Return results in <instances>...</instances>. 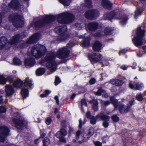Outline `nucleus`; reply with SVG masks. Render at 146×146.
Instances as JSON below:
<instances>
[{"instance_id":"1","label":"nucleus","mask_w":146,"mask_h":146,"mask_svg":"<svg viewBox=\"0 0 146 146\" xmlns=\"http://www.w3.org/2000/svg\"><path fill=\"white\" fill-rule=\"evenodd\" d=\"M57 19L58 21L60 23L66 24L73 21L74 19V15L68 12H65L56 15H46L45 17H41L34 19L31 24L32 26L39 28L42 27L46 24L54 21Z\"/></svg>"},{"instance_id":"2","label":"nucleus","mask_w":146,"mask_h":146,"mask_svg":"<svg viewBox=\"0 0 146 146\" xmlns=\"http://www.w3.org/2000/svg\"><path fill=\"white\" fill-rule=\"evenodd\" d=\"M146 30V21L144 22L141 27L137 28L136 32V36L132 40L133 43L137 47L141 46L144 44V33Z\"/></svg>"},{"instance_id":"3","label":"nucleus","mask_w":146,"mask_h":146,"mask_svg":"<svg viewBox=\"0 0 146 146\" xmlns=\"http://www.w3.org/2000/svg\"><path fill=\"white\" fill-rule=\"evenodd\" d=\"M105 20H111L112 19H119L120 20V23L122 25L126 24L128 19V16L125 14H117L114 11L105 14L104 16Z\"/></svg>"},{"instance_id":"4","label":"nucleus","mask_w":146,"mask_h":146,"mask_svg":"<svg viewBox=\"0 0 146 146\" xmlns=\"http://www.w3.org/2000/svg\"><path fill=\"white\" fill-rule=\"evenodd\" d=\"M25 36V35H23L22 33L17 34L13 36L8 42L6 37L3 36L1 37V49L7 44L10 45L16 44L19 42L20 38H24Z\"/></svg>"},{"instance_id":"5","label":"nucleus","mask_w":146,"mask_h":146,"mask_svg":"<svg viewBox=\"0 0 146 146\" xmlns=\"http://www.w3.org/2000/svg\"><path fill=\"white\" fill-rule=\"evenodd\" d=\"M56 56L53 53H48L44 58L45 60L48 61L46 64V66L48 69L50 70L51 73L55 71L57 67V64L54 60Z\"/></svg>"},{"instance_id":"6","label":"nucleus","mask_w":146,"mask_h":146,"mask_svg":"<svg viewBox=\"0 0 146 146\" xmlns=\"http://www.w3.org/2000/svg\"><path fill=\"white\" fill-rule=\"evenodd\" d=\"M9 21L17 28L23 27L24 24V18L18 13H13L9 17Z\"/></svg>"},{"instance_id":"7","label":"nucleus","mask_w":146,"mask_h":146,"mask_svg":"<svg viewBox=\"0 0 146 146\" xmlns=\"http://www.w3.org/2000/svg\"><path fill=\"white\" fill-rule=\"evenodd\" d=\"M46 52L45 47L39 44L34 46L31 49V52L32 55L37 58H40L44 55Z\"/></svg>"},{"instance_id":"8","label":"nucleus","mask_w":146,"mask_h":146,"mask_svg":"<svg viewBox=\"0 0 146 146\" xmlns=\"http://www.w3.org/2000/svg\"><path fill=\"white\" fill-rule=\"evenodd\" d=\"M66 27L65 25L61 27H58L55 28L56 31H58L59 33H62L59 35L57 38V40L58 41H64L68 40L70 38V35L64 33L66 31Z\"/></svg>"},{"instance_id":"9","label":"nucleus","mask_w":146,"mask_h":146,"mask_svg":"<svg viewBox=\"0 0 146 146\" xmlns=\"http://www.w3.org/2000/svg\"><path fill=\"white\" fill-rule=\"evenodd\" d=\"M12 121L15 127L18 129H22L27 125V121L24 120L19 115H17L13 119Z\"/></svg>"},{"instance_id":"10","label":"nucleus","mask_w":146,"mask_h":146,"mask_svg":"<svg viewBox=\"0 0 146 146\" xmlns=\"http://www.w3.org/2000/svg\"><path fill=\"white\" fill-rule=\"evenodd\" d=\"M97 118L99 119L100 120L104 121L102 125L105 128H107L109 125L108 122L110 120V117L106 115L103 112H100L96 116Z\"/></svg>"},{"instance_id":"11","label":"nucleus","mask_w":146,"mask_h":146,"mask_svg":"<svg viewBox=\"0 0 146 146\" xmlns=\"http://www.w3.org/2000/svg\"><path fill=\"white\" fill-rule=\"evenodd\" d=\"M69 54L68 49L65 47L60 49L57 51L56 56L61 59H65L67 58Z\"/></svg>"},{"instance_id":"12","label":"nucleus","mask_w":146,"mask_h":146,"mask_svg":"<svg viewBox=\"0 0 146 146\" xmlns=\"http://www.w3.org/2000/svg\"><path fill=\"white\" fill-rule=\"evenodd\" d=\"M99 16L98 11L95 9L89 10L86 12L85 13L86 17L90 20L95 19Z\"/></svg>"},{"instance_id":"13","label":"nucleus","mask_w":146,"mask_h":146,"mask_svg":"<svg viewBox=\"0 0 146 146\" xmlns=\"http://www.w3.org/2000/svg\"><path fill=\"white\" fill-rule=\"evenodd\" d=\"M146 4V0H140V2L138 4V9L135 11L134 17L135 19L141 15L144 9V6Z\"/></svg>"},{"instance_id":"14","label":"nucleus","mask_w":146,"mask_h":146,"mask_svg":"<svg viewBox=\"0 0 146 146\" xmlns=\"http://www.w3.org/2000/svg\"><path fill=\"white\" fill-rule=\"evenodd\" d=\"M9 129L5 126H1V142H3L9 135Z\"/></svg>"},{"instance_id":"15","label":"nucleus","mask_w":146,"mask_h":146,"mask_svg":"<svg viewBox=\"0 0 146 146\" xmlns=\"http://www.w3.org/2000/svg\"><path fill=\"white\" fill-rule=\"evenodd\" d=\"M88 57L89 59L92 62H97L100 61L103 58L101 54L96 53H94L92 54H89Z\"/></svg>"},{"instance_id":"16","label":"nucleus","mask_w":146,"mask_h":146,"mask_svg":"<svg viewBox=\"0 0 146 146\" xmlns=\"http://www.w3.org/2000/svg\"><path fill=\"white\" fill-rule=\"evenodd\" d=\"M67 134V132L65 129L61 128L60 131L57 132L56 133V136L59 139L60 141L65 143L66 141L64 137Z\"/></svg>"},{"instance_id":"17","label":"nucleus","mask_w":146,"mask_h":146,"mask_svg":"<svg viewBox=\"0 0 146 146\" xmlns=\"http://www.w3.org/2000/svg\"><path fill=\"white\" fill-rule=\"evenodd\" d=\"M8 7L15 10H17L23 8V6L19 3L18 0H12L8 4Z\"/></svg>"},{"instance_id":"18","label":"nucleus","mask_w":146,"mask_h":146,"mask_svg":"<svg viewBox=\"0 0 146 146\" xmlns=\"http://www.w3.org/2000/svg\"><path fill=\"white\" fill-rule=\"evenodd\" d=\"M41 36L40 33H36L31 36V37L27 40V44H32L36 42L38 40Z\"/></svg>"},{"instance_id":"19","label":"nucleus","mask_w":146,"mask_h":146,"mask_svg":"<svg viewBox=\"0 0 146 146\" xmlns=\"http://www.w3.org/2000/svg\"><path fill=\"white\" fill-rule=\"evenodd\" d=\"M35 61L32 57H29L26 59L25 60V65L27 68L33 66L35 64Z\"/></svg>"},{"instance_id":"20","label":"nucleus","mask_w":146,"mask_h":146,"mask_svg":"<svg viewBox=\"0 0 146 146\" xmlns=\"http://www.w3.org/2000/svg\"><path fill=\"white\" fill-rule=\"evenodd\" d=\"M94 129L91 128L88 130H84V132L83 137L86 138H89L93 134Z\"/></svg>"},{"instance_id":"21","label":"nucleus","mask_w":146,"mask_h":146,"mask_svg":"<svg viewBox=\"0 0 146 146\" xmlns=\"http://www.w3.org/2000/svg\"><path fill=\"white\" fill-rule=\"evenodd\" d=\"M5 92L7 96H10L14 94V90L12 86L8 85L5 87Z\"/></svg>"},{"instance_id":"22","label":"nucleus","mask_w":146,"mask_h":146,"mask_svg":"<svg viewBox=\"0 0 146 146\" xmlns=\"http://www.w3.org/2000/svg\"><path fill=\"white\" fill-rule=\"evenodd\" d=\"M129 106H126L124 105H119L118 108L120 112L122 114H124L128 112L130 110Z\"/></svg>"},{"instance_id":"23","label":"nucleus","mask_w":146,"mask_h":146,"mask_svg":"<svg viewBox=\"0 0 146 146\" xmlns=\"http://www.w3.org/2000/svg\"><path fill=\"white\" fill-rule=\"evenodd\" d=\"M135 87H134V85L132 84L131 82H130L129 84V87L131 89L133 88L135 90H141V89L143 87V85L142 83H140L139 82L135 83Z\"/></svg>"},{"instance_id":"24","label":"nucleus","mask_w":146,"mask_h":146,"mask_svg":"<svg viewBox=\"0 0 146 146\" xmlns=\"http://www.w3.org/2000/svg\"><path fill=\"white\" fill-rule=\"evenodd\" d=\"M102 46V44L100 42L96 41L93 45V49L94 51H98L101 49Z\"/></svg>"},{"instance_id":"25","label":"nucleus","mask_w":146,"mask_h":146,"mask_svg":"<svg viewBox=\"0 0 146 146\" xmlns=\"http://www.w3.org/2000/svg\"><path fill=\"white\" fill-rule=\"evenodd\" d=\"M102 4L104 7L108 9H110L112 5V3L106 0H102Z\"/></svg>"},{"instance_id":"26","label":"nucleus","mask_w":146,"mask_h":146,"mask_svg":"<svg viewBox=\"0 0 146 146\" xmlns=\"http://www.w3.org/2000/svg\"><path fill=\"white\" fill-rule=\"evenodd\" d=\"M98 24L97 23H90L88 24L87 27L88 29L91 31H95L98 28Z\"/></svg>"},{"instance_id":"27","label":"nucleus","mask_w":146,"mask_h":146,"mask_svg":"<svg viewBox=\"0 0 146 146\" xmlns=\"http://www.w3.org/2000/svg\"><path fill=\"white\" fill-rule=\"evenodd\" d=\"M110 82L112 84L115 85L117 86H121L122 84V81L118 79L111 80L110 81Z\"/></svg>"},{"instance_id":"28","label":"nucleus","mask_w":146,"mask_h":146,"mask_svg":"<svg viewBox=\"0 0 146 146\" xmlns=\"http://www.w3.org/2000/svg\"><path fill=\"white\" fill-rule=\"evenodd\" d=\"M24 84L25 86L29 88H32L33 86L32 81L28 77H27L25 79Z\"/></svg>"},{"instance_id":"29","label":"nucleus","mask_w":146,"mask_h":146,"mask_svg":"<svg viewBox=\"0 0 146 146\" xmlns=\"http://www.w3.org/2000/svg\"><path fill=\"white\" fill-rule=\"evenodd\" d=\"M110 100L111 103L113 105L115 109L119 108V103L117 99H115L112 96L110 98Z\"/></svg>"},{"instance_id":"30","label":"nucleus","mask_w":146,"mask_h":146,"mask_svg":"<svg viewBox=\"0 0 146 146\" xmlns=\"http://www.w3.org/2000/svg\"><path fill=\"white\" fill-rule=\"evenodd\" d=\"M7 80H8L10 82H11L13 81V78L9 76L7 77V79L3 76L1 75V84H5Z\"/></svg>"},{"instance_id":"31","label":"nucleus","mask_w":146,"mask_h":146,"mask_svg":"<svg viewBox=\"0 0 146 146\" xmlns=\"http://www.w3.org/2000/svg\"><path fill=\"white\" fill-rule=\"evenodd\" d=\"M90 37H87L84 39L83 41L82 45L84 47H88L90 45Z\"/></svg>"},{"instance_id":"32","label":"nucleus","mask_w":146,"mask_h":146,"mask_svg":"<svg viewBox=\"0 0 146 146\" xmlns=\"http://www.w3.org/2000/svg\"><path fill=\"white\" fill-rule=\"evenodd\" d=\"M29 91L27 89L22 88L21 89V93L23 99L25 98L28 96Z\"/></svg>"},{"instance_id":"33","label":"nucleus","mask_w":146,"mask_h":146,"mask_svg":"<svg viewBox=\"0 0 146 146\" xmlns=\"http://www.w3.org/2000/svg\"><path fill=\"white\" fill-rule=\"evenodd\" d=\"M93 105L92 106V109L94 111H97L98 110V104L97 101L94 99L92 101Z\"/></svg>"},{"instance_id":"34","label":"nucleus","mask_w":146,"mask_h":146,"mask_svg":"<svg viewBox=\"0 0 146 146\" xmlns=\"http://www.w3.org/2000/svg\"><path fill=\"white\" fill-rule=\"evenodd\" d=\"M45 71V69L44 68H40L36 71V74L37 75L40 76L43 74Z\"/></svg>"},{"instance_id":"35","label":"nucleus","mask_w":146,"mask_h":146,"mask_svg":"<svg viewBox=\"0 0 146 146\" xmlns=\"http://www.w3.org/2000/svg\"><path fill=\"white\" fill-rule=\"evenodd\" d=\"M23 83V82L21 80H18L14 82L13 85L15 87L20 88L21 86Z\"/></svg>"},{"instance_id":"36","label":"nucleus","mask_w":146,"mask_h":146,"mask_svg":"<svg viewBox=\"0 0 146 146\" xmlns=\"http://www.w3.org/2000/svg\"><path fill=\"white\" fill-rule=\"evenodd\" d=\"M114 30L113 28L107 27L104 31V33L105 35H108L110 34Z\"/></svg>"},{"instance_id":"37","label":"nucleus","mask_w":146,"mask_h":146,"mask_svg":"<svg viewBox=\"0 0 146 146\" xmlns=\"http://www.w3.org/2000/svg\"><path fill=\"white\" fill-rule=\"evenodd\" d=\"M58 1L65 6H68L71 2V0H58Z\"/></svg>"},{"instance_id":"38","label":"nucleus","mask_w":146,"mask_h":146,"mask_svg":"<svg viewBox=\"0 0 146 146\" xmlns=\"http://www.w3.org/2000/svg\"><path fill=\"white\" fill-rule=\"evenodd\" d=\"M22 62L20 60L17 58H14L13 60V64L16 65H20L21 64Z\"/></svg>"},{"instance_id":"39","label":"nucleus","mask_w":146,"mask_h":146,"mask_svg":"<svg viewBox=\"0 0 146 146\" xmlns=\"http://www.w3.org/2000/svg\"><path fill=\"white\" fill-rule=\"evenodd\" d=\"M43 146H48L50 143L49 139L47 137H45L43 140Z\"/></svg>"},{"instance_id":"40","label":"nucleus","mask_w":146,"mask_h":146,"mask_svg":"<svg viewBox=\"0 0 146 146\" xmlns=\"http://www.w3.org/2000/svg\"><path fill=\"white\" fill-rule=\"evenodd\" d=\"M84 24L83 23H77L75 24V26L76 28L78 30H80L84 27Z\"/></svg>"},{"instance_id":"41","label":"nucleus","mask_w":146,"mask_h":146,"mask_svg":"<svg viewBox=\"0 0 146 146\" xmlns=\"http://www.w3.org/2000/svg\"><path fill=\"white\" fill-rule=\"evenodd\" d=\"M90 123L92 125H95L96 124L97 121V119H99L97 118L96 117H95L94 116L90 118Z\"/></svg>"},{"instance_id":"42","label":"nucleus","mask_w":146,"mask_h":146,"mask_svg":"<svg viewBox=\"0 0 146 146\" xmlns=\"http://www.w3.org/2000/svg\"><path fill=\"white\" fill-rule=\"evenodd\" d=\"M50 92V91L48 90H46L44 91V93L40 95V97L41 98H43L46 97Z\"/></svg>"},{"instance_id":"43","label":"nucleus","mask_w":146,"mask_h":146,"mask_svg":"<svg viewBox=\"0 0 146 146\" xmlns=\"http://www.w3.org/2000/svg\"><path fill=\"white\" fill-rule=\"evenodd\" d=\"M85 6L88 8L92 7V2L91 0H85Z\"/></svg>"},{"instance_id":"44","label":"nucleus","mask_w":146,"mask_h":146,"mask_svg":"<svg viewBox=\"0 0 146 146\" xmlns=\"http://www.w3.org/2000/svg\"><path fill=\"white\" fill-rule=\"evenodd\" d=\"M104 92V91L101 88L99 89L96 92H94L96 95L97 96H100L101 95L102 93Z\"/></svg>"},{"instance_id":"45","label":"nucleus","mask_w":146,"mask_h":146,"mask_svg":"<svg viewBox=\"0 0 146 146\" xmlns=\"http://www.w3.org/2000/svg\"><path fill=\"white\" fill-rule=\"evenodd\" d=\"M111 118L113 121L115 122H117L119 120V117L116 115H115L112 116L111 117Z\"/></svg>"},{"instance_id":"46","label":"nucleus","mask_w":146,"mask_h":146,"mask_svg":"<svg viewBox=\"0 0 146 146\" xmlns=\"http://www.w3.org/2000/svg\"><path fill=\"white\" fill-rule=\"evenodd\" d=\"M136 98L139 101H141L143 100V96L141 94H137L136 96Z\"/></svg>"},{"instance_id":"47","label":"nucleus","mask_w":146,"mask_h":146,"mask_svg":"<svg viewBox=\"0 0 146 146\" xmlns=\"http://www.w3.org/2000/svg\"><path fill=\"white\" fill-rule=\"evenodd\" d=\"M61 128L65 129L66 127V121L65 120H62L61 121Z\"/></svg>"},{"instance_id":"48","label":"nucleus","mask_w":146,"mask_h":146,"mask_svg":"<svg viewBox=\"0 0 146 146\" xmlns=\"http://www.w3.org/2000/svg\"><path fill=\"white\" fill-rule=\"evenodd\" d=\"M61 82L60 78L58 76H56L55 80V85H57L60 83Z\"/></svg>"},{"instance_id":"49","label":"nucleus","mask_w":146,"mask_h":146,"mask_svg":"<svg viewBox=\"0 0 146 146\" xmlns=\"http://www.w3.org/2000/svg\"><path fill=\"white\" fill-rule=\"evenodd\" d=\"M81 106H87V103L86 100L84 99H82L81 101Z\"/></svg>"},{"instance_id":"50","label":"nucleus","mask_w":146,"mask_h":146,"mask_svg":"<svg viewBox=\"0 0 146 146\" xmlns=\"http://www.w3.org/2000/svg\"><path fill=\"white\" fill-rule=\"evenodd\" d=\"M51 121L52 119L50 117H48L46 119L45 122L47 125H50Z\"/></svg>"},{"instance_id":"51","label":"nucleus","mask_w":146,"mask_h":146,"mask_svg":"<svg viewBox=\"0 0 146 146\" xmlns=\"http://www.w3.org/2000/svg\"><path fill=\"white\" fill-rule=\"evenodd\" d=\"M102 64L103 65L108 66L109 64L108 60L107 59L104 58L102 62Z\"/></svg>"},{"instance_id":"52","label":"nucleus","mask_w":146,"mask_h":146,"mask_svg":"<svg viewBox=\"0 0 146 146\" xmlns=\"http://www.w3.org/2000/svg\"><path fill=\"white\" fill-rule=\"evenodd\" d=\"M103 32L102 31L98 32L96 33L95 34V36L96 37H100L103 35Z\"/></svg>"},{"instance_id":"53","label":"nucleus","mask_w":146,"mask_h":146,"mask_svg":"<svg viewBox=\"0 0 146 146\" xmlns=\"http://www.w3.org/2000/svg\"><path fill=\"white\" fill-rule=\"evenodd\" d=\"M81 134V131L78 130L77 131L76 133V139L77 140H78L79 138V136Z\"/></svg>"},{"instance_id":"54","label":"nucleus","mask_w":146,"mask_h":146,"mask_svg":"<svg viewBox=\"0 0 146 146\" xmlns=\"http://www.w3.org/2000/svg\"><path fill=\"white\" fill-rule=\"evenodd\" d=\"M94 143L96 146H102V143L99 141H94Z\"/></svg>"},{"instance_id":"55","label":"nucleus","mask_w":146,"mask_h":146,"mask_svg":"<svg viewBox=\"0 0 146 146\" xmlns=\"http://www.w3.org/2000/svg\"><path fill=\"white\" fill-rule=\"evenodd\" d=\"M94 116L92 115L89 111H88L86 113V116L87 118L90 119Z\"/></svg>"},{"instance_id":"56","label":"nucleus","mask_w":146,"mask_h":146,"mask_svg":"<svg viewBox=\"0 0 146 146\" xmlns=\"http://www.w3.org/2000/svg\"><path fill=\"white\" fill-rule=\"evenodd\" d=\"M95 82L96 80L94 78H92L89 81V83L91 85L94 84L95 83Z\"/></svg>"},{"instance_id":"57","label":"nucleus","mask_w":146,"mask_h":146,"mask_svg":"<svg viewBox=\"0 0 146 146\" xmlns=\"http://www.w3.org/2000/svg\"><path fill=\"white\" fill-rule=\"evenodd\" d=\"M6 109L4 106H1V113H4L6 111Z\"/></svg>"},{"instance_id":"58","label":"nucleus","mask_w":146,"mask_h":146,"mask_svg":"<svg viewBox=\"0 0 146 146\" xmlns=\"http://www.w3.org/2000/svg\"><path fill=\"white\" fill-rule=\"evenodd\" d=\"M1 105L2 104L3 105H4L6 104L7 101H3V99L2 98V97L1 96Z\"/></svg>"},{"instance_id":"59","label":"nucleus","mask_w":146,"mask_h":146,"mask_svg":"<svg viewBox=\"0 0 146 146\" xmlns=\"http://www.w3.org/2000/svg\"><path fill=\"white\" fill-rule=\"evenodd\" d=\"M74 46V44L73 42H71L67 44V47L68 48H71Z\"/></svg>"},{"instance_id":"60","label":"nucleus","mask_w":146,"mask_h":146,"mask_svg":"<svg viewBox=\"0 0 146 146\" xmlns=\"http://www.w3.org/2000/svg\"><path fill=\"white\" fill-rule=\"evenodd\" d=\"M110 103V102L109 101H104L103 103V104L105 106H106L109 105Z\"/></svg>"},{"instance_id":"61","label":"nucleus","mask_w":146,"mask_h":146,"mask_svg":"<svg viewBox=\"0 0 146 146\" xmlns=\"http://www.w3.org/2000/svg\"><path fill=\"white\" fill-rule=\"evenodd\" d=\"M54 99L56 100L57 105H58L59 104V101L58 97L57 96H55L54 97Z\"/></svg>"},{"instance_id":"62","label":"nucleus","mask_w":146,"mask_h":146,"mask_svg":"<svg viewBox=\"0 0 146 146\" xmlns=\"http://www.w3.org/2000/svg\"><path fill=\"white\" fill-rule=\"evenodd\" d=\"M128 68V66L125 65H123L121 67V68L123 70H126Z\"/></svg>"},{"instance_id":"63","label":"nucleus","mask_w":146,"mask_h":146,"mask_svg":"<svg viewBox=\"0 0 146 146\" xmlns=\"http://www.w3.org/2000/svg\"><path fill=\"white\" fill-rule=\"evenodd\" d=\"M127 52V50H126L125 49H123L120 51V54H125L126 52Z\"/></svg>"},{"instance_id":"64","label":"nucleus","mask_w":146,"mask_h":146,"mask_svg":"<svg viewBox=\"0 0 146 146\" xmlns=\"http://www.w3.org/2000/svg\"><path fill=\"white\" fill-rule=\"evenodd\" d=\"M134 99H132L129 102V103L131 106H132L134 104Z\"/></svg>"}]
</instances>
